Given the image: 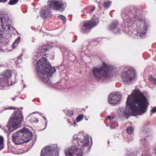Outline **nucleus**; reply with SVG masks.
Instances as JSON below:
<instances>
[{"label": "nucleus", "instance_id": "obj_1", "mask_svg": "<svg viewBox=\"0 0 156 156\" xmlns=\"http://www.w3.org/2000/svg\"><path fill=\"white\" fill-rule=\"evenodd\" d=\"M126 108H122L119 110L121 115H126L130 111L135 116L145 112L149 105L147 98L138 89H135L129 95L126 101Z\"/></svg>", "mask_w": 156, "mask_h": 156}, {"label": "nucleus", "instance_id": "obj_2", "mask_svg": "<svg viewBox=\"0 0 156 156\" xmlns=\"http://www.w3.org/2000/svg\"><path fill=\"white\" fill-rule=\"evenodd\" d=\"M36 69L37 76L40 80L48 85H51L49 77L55 71V69L51 67L46 58H42L37 61Z\"/></svg>", "mask_w": 156, "mask_h": 156}, {"label": "nucleus", "instance_id": "obj_3", "mask_svg": "<svg viewBox=\"0 0 156 156\" xmlns=\"http://www.w3.org/2000/svg\"><path fill=\"white\" fill-rule=\"evenodd\" d=\"M138 9L136 7L131 6L123 9L122 11L121 16L123 20V26L124 32L130 34L131 27L128 23H133L138 18Z\"/></svg>", "mask_w": 156, "mask_h": 156}, {"label": "nucleus", "instance_id": "obj_4", "mask_svg": "<svg viewBox=\"0 0 156 156\" xmlns=\"http://www.w3.org/2000/svg\"><path fill=\"white\" fill-rule=\"evenodd\" d=\"M32 138V133L30 130L23 128L20 131L14 133L12 136L13 142L16 144L27 143Z\"/></svg>", "mask_w": 156, "mask_h": 156}, {"label": "nucleus", "instance_id": "obj_5", "mask_svg": "<svg viewBox=\"0 0 156 156\" xmlns=\"http://www.w3.org/2000/svg\"><path fill=\"white\" fill-rule=\"evenodd\" d=\"M111 67L104 62L101 68L94 67L92 70L93 74L95 79L98 81H102L109 76L111 73Z\"/></svg>", "mask_w": 156, "mask_h": 156}, {"label": "nucleus", "instance_id": "obj_6", "mask_svg": "<svg viewBox=\"0 0 156 156\" xmlns=\"http://www.w3.org/2000/svg\"><path fill=\"white\" fill-rule=\"evenodd\" d=\"M23 119L22 112L20 111L13 113L10 118V133L20 127V124Z\"/></svg>", "mask_w": 156, "mask_h": 156}, {"label": "nucleus", "instance_id": "obj_7", "mask_svg": "<svg viewBox=\"0 0 156 156\" xmlns=\"http://www.w3.org/2000/svg\"><path fill=\"white\" fill-rule=\"evenodd\" d=\"M137 25H140L136 27V36H140V37H142L146 33L148 25V20L140 19L137 22Z\"/></svg>", "mask_w": 156, "mask_h": 156}, {"label": "nucleus", "instance_id": "obj_8", "mask_svg": "<svg viewBox=\"0 0 156 156\" xmlns=\"http://www.w3.org/2000/svg\"><path fill=\"white\" fill-rule=\"evenodd\" d=\"M121 76L123 82L130 83L133 80L135 76V69L131 68L127 71L123 72Z\"/></svg>", "mask_w": 156, "mask_h": 156}, {"label": "nucleus", "instance_id": "obj_9", "mask_svg": "<svg viewBox=\"0 0 156 156\" xmlns=\"http://www.w3.org/2000/svg\"><path fill=\"white\" fill-rule=\"evenodd\" d=\"M59 151V149L57 146H46L42 150L41 156H57Z\"/></svg>", "mask_w": 156, "mask_h": 156}, {"label": "nucleus", "instance_id": "obj_10", "mask_svg": "<svg viewBox=\"0 0 156 156\" xmlns=\"http://www.w3.org/2000/svg\"><path fill=\"white\" fill-rule=\"evenodd\" d=\"M98 22L99 20L97 18H93L89 21L83 24L82 31L85 34L88 33L93 27L98 24Z\"/></svg>", "mask_w": 156, "mask_h": 156}, {"label": "nucleus", "instance_id": "obj_11", "mask_svg": "<svg viewBox=\"0 0 156 156\" xmlns=\"http://www.w3.org/2000/svg\"><path fill=\"white\" fill-rule=\"evenodd\" d=\"M48 5L54 10L59 11H63L66 6V2L61 0H52L49 2Z\"/></svg>", "mask_w": 156, "mask_h": 156}, {"label": "nucleus", "instance_id": "obj_12", "mask_svg": "<svg viewBox=\"0 0 156 156\" xmlns=\"http://www.w3.org/2000/svg\"><path fill=\"white\" fill-rule=\"evenodd\" d=\"M1 76H4L0 78V86L5 87L9 86V79L10 78V70H6L1 74Z\"/></svg>", "mask_w": 156, "mask_h": 156}, {"label": "nucleus", "instance_id": "obj_13", "mask_svg": "<svg viewBox=\"0 0 156 156\" xmlns=\"http://www.w3.org/2000/svg\"><path fill=\"white\" fill-rule=\"evenodd\" d=\"M66 156H82V153L81 149L75 146H72L65 152Z\"/></svg>", "mask_w": 156, "mask_h": 156}, {"label": "nucleus", "instance_id": "obj_14", "mask_svg": "<svg viewBox=\"0 0 156 156\" xmlns=\"http://www.w3.org/2000/svg\"><path fill=\"white\" fill-rule=\"evenodd\" d=\"M121 95L118 92L110 93L108 96V102L112 105H115L121 99Z\"/></svg>", "mask_w": 156, "mask_h": 156}, {"label": "nucleus", "instance_id": "obj_15", "mask_svg": "<svg viewBox=\"0 0 156 156\" xmlns=\"http://www.w3.org/2000/svg\"><path fill=\"white\" fill-rule=\"evenodd\" d=\"M118 23L117 21H115L112 23L109 27L108 29L113 30L115 34H120L121 32L120 30L118 28Z\"/></svg>", "mask_w": 156, "mask_h": 156}, {"label": "nucleus", "instance_id": "obj_16", "mask_svg": "<svg viewBox=\"0 0 156 156\" xmlns=\"http://www.w3.org/2000/svg\"><path fill=\"white\" fill-rule=\"evenodd\" d=\"M50 12L51 9L48 6H46L40 12L41 16L42 17L46 18L49 16Z\"/></svg>", "mask_w": 156, "mask_h": 156}, {"label": "nucleus", "instance_id": "obj_17", "mask_svg": "<svg viewBox=\"0 0 156 156\" xmlns=\"http://www.w3.org/2000/svg\"><path fill=\"white\" fill-rule=\"evenodd\" d=\"M83 138L80 140L79 145L84 147H87L89 142V136L87 135H83Z\"/></svg>", "mask_w": 156, "mask_h": 156}, {"label": "nucleus", "instance_id": "obj_18", "mask_svg": "<svg viewBox=\"0 0 156 156\" xmlns=\"http://www.w3.org/2000/svg\"><path fill=\"white\" fill-rule=\"evenodd\" d=\"M144 136V139H140V143L143 144L144 145H147L148 143H149L151 139V136H150L148 135H145Z\"/></svg>", "mask_w": 156, "mask_h": 156}, {"label": "nucleus", "instance_id": "obj_19", "mask_svg": "<svg viewBox=\"0 0 156 156\" xmlns=\"http://www.w3.org/2000/svg\"><path fill=\"white\" fill-rule=\"evenodd\" d=\"M150 134L151 131L150 129L148 128L145 127L143 128L141 135L143 136L142 134H143L145 135H147L148 136V135H150Z\"/></svg>", "mask_w": 156, "mask_h": 156}, {"label": "nucleus", "instance_id": "obj_20", "mask_svg": "<svg viewBox=\"0 0 156 156\" xmlns=\"http://www.w3.org/2000/svg\"><path fill=\"white\" fill-rule=\"evenodd\" d=\"M49 48V46L48 45H45L39 48V49L41 50V52L43 53L48 51Z\"/></svg>", "mask_w": 156, "mask_h": 156}, {"label": "nucleus", "instance_id": "obj_21", "mask_svg": "<svg viewBox=\"0 0 156 156\" xmlns=\"http://www.w3.org/2000/svg\"><path fill=\"white\" fill-rule=\"evenodd\" d=\"M135 152L132 151L131 150H128L126 151V156H134Z\"/></svg>", "mask_w": 156, "mask_h": 156}, {"label": "nucleus", "instance_id": "obj_22", "mask_svg": "<svg viewBox=\"0 0 156 156\" xmlns=\"http://www.w3.org/2000/svg\"><path fill=\"white\" fill-rule=\"evenodd\" d=\"M64 112L66 113V115L69 117L72 116L73 113V112L72 111L69 110H64Z\"/></svg>", "mask_w": 156, "mask_h": 156}, {"label": "nucleus", "instance_id": "obj_23", "mask_svg": "<svg viewBox=\"0 0 156 156\" xmlns=\"http://www.w3.org/2000/svg\"><path fill=\"white\" fill-rule=\"evenodd\" d=\"M20 37H18L15 41L13 43L12 45V47L14 48H15V47L17 46L18 44L20 41Z\"/></svg>", "mask_w": 156, "mask_h": 156}, {"label": "nucleus", "instance_id": "obj_24", "mask_svg": "<svg viewBox=\"0 0 156 156\" xmlns=\"http://www.w3.org/2000/svg\"><path fill=\"white\" fill-rule=\"evenodd\" d=\"M111 4V2L106 1L104 2L103 5L104 8L107 9L110 6Z\"/></svg>", "mask_w": 156, "mask_h": 156}, {"label": "nucleus", "instance_id": "obj_25", "mask_svg": "<svg viewBox=\"0 0 156 156\" xmlns=\"http://www.w3.org/2000/svg\"><path fill=\"white\" fill-rule=\"evenodd\" d=\"M3 139L2 136H0V151L2 150L4 147Z\"/></svg>", "mask_w": 156, "mask_h": 156}, {"label": "nucleus", "instance_id": "obj_26", "mask_svg": "<svg viewBox=\"0 0 156 156\" xmlns=\"http://www.w3.org/2000/svg\"><path fill=\"white\" fill-rule=\"evenodd\" d=\"M149 79L154 84H156V79L153 78L151 75L149 77Z\"/></svg>", "mask_w": 156, "mask_h": 156}, {"label": "nucleus", "instance_id": "obj_27", "mask_svg": "<svg viewBox=\"0 0 156 156\" xmlns=\"http://www.w3.org/2000/svg\"><path fill=\"white\" fill-rule=\"evenodd\" d=\"M73 138L74 139V140L73 142L74 143L77 142L78 144H79V139L77 137V136L76 135H75L73 136Z\"/></svg>", "mask_w": 156, "mask_h": 156}, {"label": "nucleus", "instance_id": "obj_28", "mask_svg": "<svg viewBox=\"0 0 156 156\" xmlns=\"http://www.w3.org/2000/svg\"><path fill=\"white\" fill-rule=\"evenodd\" d=\"M133 131V128L132 127L130 126L126 129V131L128 133L131 134L132 133Z\"/></svg>", "mask_w": 156, "mask_h": 156}, {"label": "nucleus", "instance_id": "obj_29", "mask_svg": "<svg viewBox=\"0 0 156 156\" xmlns=\"http://www.w3.org/2000/svg\"><path fill=\"white\" fill-rule=\"evenodd\" d=\"M83 114L79 115L76 118V121L77 122H78L81 120L83 118Z\"/></svg>", "mask_w": 156, "mask_h": 156}, {"label": "nucleus", "instance_id": "obj_30", "mask_svg": "<svg viewBox=\"0 0 156 156\" xmlns=\"http://www.w3.org/2000/svg\"><path fill=\"white\" fill-rule=\"evenodd\" d=\"M30 121L31 122H37L38 121V120L35 117H33L30 118Z\"/></svg>", "mask_w": 156, "mask_h": 156}, {"label": "nucleus", "instance_id": "obj_31", "mask_svg": "<svg viewBox=\"0 0 156 156\" xmlns=\"http://www.w3.org/2000/svg\"><path fill=\"white\" fill-rule=\"evenodd\" d=\"M58 17L61 19L62 20L64 23H65L66 22V19L65 17L64 16L61 15L59 16Z\"/></svg>", "mask_w": 156, "mask_h": 156}, {"label": "nucleus", "instance_id": "obj_32", "mask_svg": "<svg viewBox=\"0 0 156 156\" xmlns=\"http://www.w3.org/2000/svg\"><path fill=\"white\" fill-rule=\"evenodd\" d=\"M19 1V0H10V5L16 4Z\"/></svg>", "mask_w": 156, "mask_h": 156}, {"label": "nucleus", "instance_id": "obj_33", "mask_svg": "<svg viewBox=\"0 0 156 156\" xmlns=\"http://www.w3.org/2000/svg\"><path fill=\"white\" fill-rule=\"evenodd\" d=\"M151 112H152L153 113H154L156 112V106L154 107L151 110Z\"/></svg>", "mask_w": 156, "mask_h": 156}, {"label": "nucleus", "instance_id": "obj_34", "mask_svg": "<svg viewBox=\"0 0 156 156\" xmlns=\"http://www.w3.org/2000/svg\"><path fill=\"white\" fill-rule=\"evenodd\" d=\"M22 55V54H21L20 56H19L18 57V61H20V62H21L22 61V59H21V56Z\"/></svg>", "mask_w": 156, "mask_h": 156}, {"label": "nucleus", "instance_id": "obj_35", "mask_svg": "<svg viewBox=\"0 0 156 156\" xmlns=\"http://www.w3.org/2000/svg\"><path fill=\"white\" fill-rule=\"evenodd\" d=\"M9 122H10V119H9V120H8V124H7V126H6V128H7L8 130L9 131L10 130V126H9Z\"/></svg>", "mask_w": 156, "mask_h": 156}, {"label": "nucleus", "instance_id": "obj_36", "mask_svg": "<svg viewBox=\"0 0 156 156\" xmlns=\"http://www.w3.org/2000/svg\"><path fill=\"white\" fill-rule=\"evenodd\" d=\"M114 117H111V116L110 115H108L107 117V119H109L110 120H111L112 119H113Z\"/></svg>", "mask_w": 156, "mask_h": 156}, {"label": "nucleus", "instance_id": "obj_37", "mask_svg": "<svg viewBox=\"0 0 156 156\" xmlns=\"http://www.w3.org/2000/svg\"><path fill=\"white\" fill-rule=\"evenodd\" d=\"M95 7H94L91 9L90 10L92 11H93L95 10Z\"/></svg>", "mask_w": 156, "mask_h": 156}, {"label": "nucleus", "instance_id": "obj_38", "mask_svg": "<svg viewBox=\"0 0 156 156\" xmlns=\"http://www.w3.org/2000/svg\"><path fill=\"white\" fill-rule=\"evenodd\" d=\"M7 0H0V2H5L7 1Z\"/></svg>", "mask_w": 156, "mask_h": 156}, {"label": "nucleus", "instance_id": "obj_39", "mask_svg": "<svg viewBox=\"0 0 156 156\" xmlns=\"http://www.w3.org/2000/svg\"><path fill=\"white\" fill-rule=\"evenodd\" d=\"M73 124L74 125V126H75V125H76V122H73Z\"/></svg>", "mask_w": 156, "mask_h": 156}, {"label": "nucleus", "instance_id": "obj_40", "mask_svg": "<svg viewBox=\"0 0 156 156\" xmlns=\"http://www.w3.org/2000/svg\"><path fill=\"white\" fill-rule=\"evenodd\" d=\"M10 109H14L15 108H14V107H10Z\"/></svg>", "mask_w": 156, "mask_h": 156}, {"label": "nucleus", "instance_id": "obj_41", "mask_svg": "<svg viewBox=\"0 0 156 156\" xmlns=\"http://www.w3.org/2000/svg\"><path fill=\"white\" fill-rule=\"evenodd\" d=\"M17 61H17H17H16V65H18V62Z\"/></svg>", "mask_w": 156, "mask_h": 156}, {"label": "nucleus", "instance_id": "obj_42", "mask_svg": "<svg viewBox=\"0 0 156 156\" xmlns=\"http://www.w3.org/2000/svg\"><path fill=\"white\" fill-rule=\"evenodd\" d=\"M12 100H13V101H15V98H12Z\"/></svg>", "mask_w": 156, "mask_h": 156}, {"label": "nucleus", "instance_id": "obj_43", "mask_svg": "<svg viewBox=\"0 0 156 156\" xmlns=\"http://www.w3.org/2000/svg\"><path fill=\"white\" fill-rule=\"evenodd\" d=\"M8 4H10V1H9V2H8Z\"/></svg>", "mask_w": 156, "mask_h": 156}, {"label": "nucleus", "instance_id": "obj_44", "mask_svg": "<svg viewBox=\"0 0 156 156\" xmlns=\"http://www.w3.org/2000/svg\"><path fill=\"white\" fill-rule=\"evenodd\" d=\"M44 118L45 119H46V118H45V117H44Z\"/></svg>", "mask_w": 156, "mask_h": 156}, {"label": "nucleus", "instance_id": "obj_45", "mask_svg": "<svg viewBox=\"0 0 156 156\" xmlns=\"http://www.w3.org/2000/svg\"><path fill=\"white\" fill-rule=\"evenodd\" d=\"M5 132H7L6 130V129H5Z\"/></svg>", "mask_w": 156, "mask_h": 156}, {"label": "nucleus", "instance_id": "obj_46", "mask_svg": "<svg viewBox=\"0 0 156 156\" xmlns=\"http://www.w3.org/2000/svg\"><path fill=\"white\" fill-rule=\"evenodd\" d=\"M109 141H108V144H109Z\"/></svg>", "mask_w": 156, "mask_h": 156}, {"label": "nucleus", "instance_id": "obj_47", "mask_svg": "<svg viewBox=\"0 0 156 156\" xmlns=\"http://www.w3.org/2000/svg\"><path fill=\"white\" fill-rule=\"evenodd\" d=\"M9 136V134H8V136Z\"/></svg>", "mask_w": 156, "mask_h": 156}, {"label": "nucleus", "instance_id": "obj_48", "mask_svg": "<svg viewBox=\"0 0 156 156\" xmlns=\"http://www.w3.org/2000/svg\"><path fill=\"white\" fill-rule=\"evenodd\" d=\"M11 28H13L12 27H11Z\"/></svg>", "mask_w": 156, "mask_h": 156}, {"label": "nucleus", "instance_id": "obj_49", "mask_svg": "<svg viewBox=\"0 0 156 156\" xmlns=\"http://www.w3.org/2000/svg\"><path fill=\"white\" fill-rule=\"evenodd\" d=\"M12 84H11V83H10V85H12Z\"/></svg>", "mask_w": 156, "mask_h": 156}, {"label": "nucleus", "instance_id": "obj_50", "mask_svg": "<svg viewBox=\"0 0 156 156\" xmlns=\"http://www.w3.org/2000/svg\"><path fill=\"white\" fill-rule=\"evenodd\" d=\"M8 145H9V144H8Z\"/></svg>", "mask_w": 156, "mask_h": 156}]
</instances>
